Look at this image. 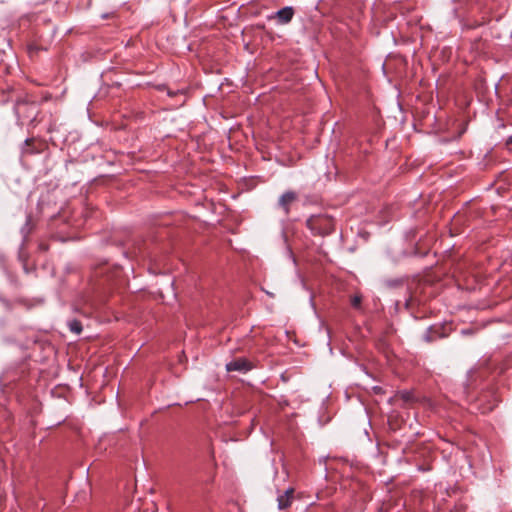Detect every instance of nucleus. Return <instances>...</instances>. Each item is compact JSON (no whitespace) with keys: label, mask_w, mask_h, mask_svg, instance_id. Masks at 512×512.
I'll list each match as a JSON object with an SVG mask.
<instances>
[{"label":"nucleus","mask_w":512,"mask_h":512,"mask_svg":"<svg viewBox=\"0 0 512 512\" xmlns=\"http://www.w3.org/2000/svg\"><path fill=\"white\" fill-rule=\"evenodd\" d=\"M68 326L70 331L77 335L82 332V324L76 319L69 321Z\"/></svg>","instance_id":"6"},{"label":"nucleus","mask_w":512,"mask_h":512,"mask_svg":"<svg viewBox=\"0 0 512 512\" xmlns=\"http://www.w3.org/2000/svg\"><path fill=\"white\" fill-rule=\"evenodd\" d=\"M293 498H294V489L293 488L287 489L284 494L278 496V498H277L278 508L280 510L287 509L288 507H290V505L293 501Z\"/></svg>","instance_id":"5"},{"label":"nucleus","mask_w":512,"mask_h":512,"mask_svg":"<svg viewBox=\"0 0 512 512\" xmlns=\"http://www.w3.org/2000/svg\"><path fill=\"white\" fill-rule=\"evenodd\" d=\"M295 14L294 8L286 6L278 10L271 18H276L279 24H288Z\"/></svg>","instance_id":"4"},{"label":"nucleus","mask_w":512,"mask_h":512,"mask_svg":"<svg viewBox=\"0 0 512 512\" xmlns=\"http://www.w3.org/2000/svg\"><path fill=\"white\" fill-rule=\"evenodd\" d=\"M412 305V299H409L407 302H406V307L407 308H410Z\"/></svg>","instance_id":"11"},{"label":"nucleus","mask_w":512,"mask_h":512,"mask_svg":"<svg viewBox=\"0 0 512 512\" xmlns=\"http://www.w3.org/2000/svg\"><path fill=\"white\" fill-rule=\"evenodd\" d=\"M35 140L33 138L31 139H27L25 141V146L23 148V151L24 153H28V154H32L34 153V149H33V144H34Z\"/></svg>","instance_id":"7"},{"label":"nucleus","mask_w":512,"mask_h":512,"mask_svg":"<svg viewBox=\"0 0 512 512\" xmlns=\"http://www.w3.org/2000/svg\"><path fill=\"white\" fill-rule=\"evenodd\" d=\"M252 368L251 363L245 358H237L226 364L227 371L247 372Z\"/></svg>","instance_id":"3"},{"label":"nucleus","mask_w":512,"mask_h":512,"mask_svg":"<svg viewBox=\"0 0 512 512\" xmlns=\"http://www.w3.org/2000/svg\"><path fill=\"white\" fill-rule=\"evenodd\" d=\"M396 397L401 398L405 403H409L413 400V395L409 392H401Z\"/></svg>","instance_id":"8"},{"label":"nucleus","mask_w":512,"mask_h":512,"mask_svg":"<svg viewBox=\"0 0 512 512\" xmlns=\"http://www.w3.org/2000/svg\"><path fill=\"white\" fill-rule=\"evenodd\" d=\"M361 301H362V298L361 296L359 295H355L352 300H351V304L353 307L355 308H359L360 307V304H361Z\"/></svg>","instance_id":"9"},{"label":"nucleus","mask_w":512,"mask_h":512,"mask_svg":"<svg viewBox=\"0 0 512 512\" xmlns=\"http://www.w3.org/2000/svg\"><path fill=\"white\" fill-rule=\"evenodd\" d=\"M507 145H512V135L506 141Z\"/></svg>","instance_id":"10"},{"label":"nucleus","mask_w":512,"mask_h":512,"mask_svg":"<svg viewBox=\"0 0 512 512\" xmlns=\"http://www.w3.org/2000/svg\"><path fill=\"white\" fill-rule=\"evenodd\" d=\"M306 226L314 235L326 236L333 232L334 220L328 215H313L307 219Z\"/></svg>","instance_id":"1"},{"label":"nucleus","mask_w":512,"mask_h":512,"mask_svg":"<svg viewBox=\"0 0 512 512\" xmlns=\"http://www.w3.org/2000/svg\"><path fill=\"white\" fill-rule=\"evenodd\" d=\"M298 200V194L294 191H286L278 199V207L283 210L285 215L290 212V206Z\"/></svg>","instance_id":"2"}]
</instances>
